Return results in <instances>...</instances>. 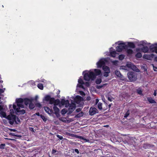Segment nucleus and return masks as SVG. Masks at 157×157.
Returning <instances> with one entry per match:
<instances>
[{
    "mask_svg": "<svg viewBox=\"0 0 157 157\" xmlns=\"http://www.w3.org/2000/svg\"><path fill=\"white\" fill-rule=\"evenodd\" d=\"M29 130L33 132H34V129L33 128L31 127L29 128Z\"/></svg>",
    "mask_w": 157,
    "mask_h": 157,
    "instance_id": "6e6d98bb",
    "label": "nucleus"
},
{
    "mask_svg": "<svg viewBox=\"0 0 157 157\" xmlns=\"http://www.w3.org/2000/svg\"><path fill=\"white\" fill-rule=\"evenodd\" d=\"M17 112L16 110H15L14 109H10V112L11 114L14 113V112Z\"/></svg>",
    "mask_w": 157,
    "mask_h": 157,
    "instance_id": "ea45409f",
    "label": "nucleus"
},
{
    "mask_svg": "<svg viewBox=\"0 0 157 157\" xmlns=\"http://www.w3.org/2000/svg\"><path fill=\"white\" fill-rule=\"evenodd\" d=\"M61 103L62 105H64L66 107H68L70 105L68 100H65L64 99H62Z\"/></svg>",
    "mask_w": 157,
    "mask_h": 157,
    "instance_id": "2eb2a0df",
    "label": "nucleus"
},
{
    "mask_svg": "<svg viewBox=\"0 0 157 157\" xmlns=\"http://www.w3.org/2000/svg\"><path fill=\"white\" fill-rule=\"evenodd\" d=\"M78 84L77 86V88H78V87L82 88L83 89H85V88L83 86V85H85L86 86H90V84L89 82H84L83 80L81 78H79L78 80Z\"/></svg>",
    "mask_w": 157,
    "mask_h": 157,
    "instance_id": "39448f33",
    "label": "nucleus"
},
{
    "mask_svg": "<svg viewBox=\"0 0 157 157\" xmlns=\"http://www.w3.org/2000/svg\"><path fill=\"white\" fill-rule=\"evenodd\" d=\"M153 68L155 71H157V67L153 65Z\"/></svg>",
    "mask_w": 157,
    "mask_h": 157,
    "instance_id": "864d4df0",
    "label": "nucleus"
},
{
    "mask_svg": "<svg viewBox=\"0 0 157 157\" xmlns=\"http://www.w3.org/2000/svg\"><path fill=\"white\" fill-rule=\"evenodd\" d=\"M35 107L34 105L32 102V101L29 104V108L31 109H33Z\"/></svg>",
    "mask_w": 157,
    "mask_h": 157,
    "instance_id": "7c9ffc66",
    "label": "nucleus"
},
{
    "mask_svg": "<svg viewBox=\"0 0 157 157\" xmlns=\"http://www.w3.org/2000/svg\"><path fill=\"white\" fill-rule=\"evenodd\" d=\"M124 57V56L123 55H121L119 56V59L120 60H123Z\"/></svg>",
    "mask_w": 157,
    "mask_h": 157,
    "instance_id": "4c0bfd02",
    "label": "nucleus"
},
{
    "mask_svg": "<svg viewBox=\"0 0 157 157\" xmlns=\"http://www.w3.org/2000/svg\"><path fill=\"white\" fill-rule=\"evenodd\" d=\"M90 98H90V97H87V98H86V99H87V100L89 101V100H90Z\"/></svg>",
    "mask_w": 157,
    "mask_h": 157,
    "instance_id": "0e129e2a",
    "label": "nucleus"
},
{
    "mask_svg": "<svg viewBox=\"0 0 157 157\" xmlns=\"http://www.w3.org/2000/svg\"><path fill=\"white\" fill-rule=\"evenodd\" d=\"M83 115V113L82 112H81V113H79L78 114H77L75 116V117L77 118H79L82 117Z\"/></svg>",
    "mask_w": 157,
    "mask_h": 157,
    "instance_id": "c756f323",
    "label": "nucleus"
},
{
    "mask_svg": "<svg viewBox=\"0 0 157 157\" xmlns=\"http://www.w3.org/2000/svg\"><path fill=\"white\" fill-rule=\"evenodd\" d=\"M0 116L1 117L6 118L7 117L6 113L3 111L0 112Z\"/></svg>",
    "mask_w": 157,
    "mask_h": 157,
    "instance_id": "b1692460",
    "label": "nucleus"
},
{
    "mask_svg": "<svg viewBox=\"0 0 157 157\" xmlns=\"http://www.w3.org/2000/svg\"><path fill=\"white\" fill-rule=\"evenodd\" d=\"M107 84V83H105V84H104L102 85L99 86V89L101 88L102 87H104L105 86H106Z\"/></svg>",
    "mask_w": 157,
    "mask_h": 157,
    "instance_id": "37998d69",
    "label": "nucleus"
},
{
    "mask_svg": "<svg viewBox=\"0 0 157 157\" xmlns=\"http://www.w3.org/2000/svg\"><path fill=\"white\" fill-rule=\"evenodd\" d=\"M56 152V151L54 150V149H53L52 150V154H55V153Z\"/></svg>",
    "mask_w": 157,
    "mask_h": 157,
    "instance_id": "4d7b16f0",
    "label": "nucleus"
},
{
    "mask_svg": "<svg viewBox=\"0 0 157 157\" xmlns=\"http://www.w3.org/2000/svg\"><path fill=\"white\" fill-rule=\"evenodd\" d=\"M128 46V48H135V45L132 42H128V44H126Z\"/></svg>",
    "mask_w": 157,
    "mask_h": 157,
    "instance_id": "aec40b11",
    "label": "nucleus"
},
{
    "mask_svg": "<svg viewBox=\"0 0 157 157\" xmlns=\"http://www.w3.org/2000/svg\"><path fill=\"white\" fill-rule=\"evenodd\" d=\"M6 118L9 121V124L12 125L17 124L20 122V119L14 115H9Z\"/></svg>",
    "mask_w": 157,
    "mask_h": 157,
    "instance_id": "7ed1b4c3",
    "label": "nucleus"
},
{
    "mask_svg": "<svg viewBox=\"0 0 157 157\" xmlns=\"http://www.w3.org/2000/svg\"><path fill=\"white\" fill-rule=\"evenodd\" d=\"M51 98V97L49 95H47L45 96L44 98V99L46 101H49Z\"/></svg>",
    "mask_w": 157,
    "mask_h": 157,
    "instance_id": "c85d7f7f",
    "label": "nucleus"
},
{
    "mask_svg": "<svg viewBox=\"0 0 157 157\" xmlns=\"http://www.w3.org/2000/svg\"><path fill=\"white\" fill-rule=\"evenodd\" d=\"M97 109L95 108L91 107L89 110V113L91 115H93L96 113Z\"/></svg>",
    "mask_w": 157,
    "mask_h": 157,
    "instance_id": "dca6fc26",
    "label": "nucleus"
},
{
    "mask_svg": "<svg viewBox=\"0 0 157 157\" xmlns=\"http://www.w3.org/2000/svg\"><path fill=\"white\" fill-rule=\"evenodd\" d=\"M74 102L77 103H79L81 101L83 100V98L80 96H77L74 99Z\"/></svg>",
    "mask_w": 157,
    "mask_h": 157,
    "instance_id": "f8f14e48",
    "label": "nucleus"
},
{
    "mask_svg": "<svg viewBox=\"0 0 157 157\" xmlns=\"http://www.w3.org/2000/svg\"><path fill=\"white\" fill-rule=\"evenodd\" d=\"M3 121L5 124H6L7 123V120L6 119H3Z\"/></svg>",
    "mask_w": 157,
    "mask_h": 157,
    "instance_id": "052dcab7",
    "label": "nucleus"
},
{
    "mask_svg": "<svg viewBox=\"0 0 157 157\" xmlns=\"http://www.w3.org/2000/svg\"><path fill=\"white\" fill-rule=\"evenodd\" d=\"M113 48H111L110 49V54L111 55V56L113 57H115L116 56V54H117L116 51H112L111 50V49H112Z\"/></svg>",
    "mask_w": 157,
    "mask_h": 157,
    "instance_id": "6ab92c4d",
    "label": "nucleus"
},
{
    "mask_svg": "<svg viewBox=\"0 0 157 157\" xmlns=\"http://www.w3.org/2000/svg\"><path fill=\"white\" fill-rule=\"evenodd\" d=\"M44 109L46 112L50 115L53 113V112L52 109H50L48 107H44Z\"/></svg>",
    "mask_w": 157,
    "mask_h": 157,
    "instance_id": "f3484780",
    "label": "nucleus"
},
{
    "mask_svg": "<svg viewBox=\"0 0 157 157\" xmlns=\"http://www.w3.org/2000/svg\"><path fill=\"white\" fill-rule=\"evenodd\" d=\"M6 145L5 144H2L0 145V149H3L5 148Z\"/></svg>",
    "mask_w": 157,
    "mask_h": 157,
    "instance_id": "79ce46f5",
    "label": "nucleus"
},
{
    "mask_svg": "<svg viewBox=\"0 0 157 157\" xmlns=\"http://www.w3.org/2000/svg\"><path fill=\"white\" fill-rule=\"evenodd\" d=\"M69 106L68 111L69 113H71L75 109L76 105L74 102H72L71 103Z\"/></svg>",
    "mask_w": 157,
    "mask_h": 157,
    "instance_id": "9b49d317",
    "label": "nucleus"
},
{
    "mask_svg": "<svg viewBox=\"0 0 157 157\" xmlns=\"http://www.w3.org/2000/svg\"><path fill=\"white\" fill-rule=\"evenodd\" d=\"M154 95L155 96H156V92L155 90L154 91Z\"/></svg>",
    "mask_w": 157,
    "mask_h": 157,
    "instance_id": "338daca9",
    "label": "nucleus"
},
{
    "mask_svg": "<svg viewBox=\"0 0 157 157\" xmlns=\"http://www.w3.org/2000/svg\"><path fill=\"white\" fill-rule=\"evenodd\" d=\"M80 138L82 140H84L85 142H89V140L84 138L83 137L80 136Z\"/></svg>",
    "mask_w": 157,
    "mask_h": 157,
    "instance_id": "c9c22d12",
    "label": "nucleus"
},
{
    "mask_svg": "<svg viewBox=\"0 0 157 157\" xmlns=\"http://www.w3.org/2000/svg\"><path fill=\"white\" fill-rule=\"evenodd\" d=\"M96 83L97 84H98V79H97L96 81Z\"/></svg>",
    "mask_w": 157,
    "mask_h": 157,
    "instance_id": "774afa93",
    "label": "nucleus"
},
{
    "mask_svg": "<svg viewBox=\"0 0 157 157\" xmlns=\"http://www.w3.org/2000/svg\"><path fill=\"white\" fill-rule=\"evenodd\" d=\"M31 101L30 99L28 98L22 99L20 98L16 99V103L18 106L20 107L21 108H23L24 103L26 105H27L29 104V105Z\"/></svg>",
    "mask_w": 157,
    "mask_h": 157,
    "instance_id": "f03ea898",
    "label": "nucleus"
},
{
    "mask_svg": "<svg viewBox=\"0 0 157 157\" xmlns=\"http://www.w3.org/2000/svg\"><path fill=\"white\" fill-rule=\"evenodd\" d=\"M53 109L55 112L54 113L56 114V117H59V109L55 105L53 107Z\"/></svg>",
    "mask_w": 157,
    "mask_h": 157,
    "instance_id": "4468645a",
    "label": "nucleus"
},
{
    "mask_svg": "<svg viewBox=\"0 0 157 157\" xmlns=\"http://www.w3.org/2000/svg\"><path fill=\"white\" fill-rule=\"evenodd\" d=\"M115 73L117 77L121 78H123V75H121L120 71L117 70L115 71Z\"/></svg>",
    "mask_w": 157,
    "mask_h": 157,
    "instance_id": "a211bd4d",
    "label": "nucleus"
},
{
    "mask_svg": "<svg viewBox=\"0 0 157 157\" xmlns=\"http://www.w3.org/2000/svg\"><path fill=\"white\" fill-rule=\"evenodd\" d=\"M142 56V55L141 53L138 52L136 55V57L138 58H140Z\"/></svg>",
    "mask_w": 157,
    "mask_h": 157,
    "instance_id": "72a5a7b5",
    "label": "nucleus"
},
{
    "mask_svg": "<svg viewBox=\"0 0 157 157\" xmlns=\"http://www.w3.org/2000/svg\"><path fill=\"white\" fill-rule=\"evenodd\" d=\"M129 115V110H128L125 113L124 116V117L125 118H127Z\"/></svg>",
    "mask_w": 157,
    "mask_h": 157,
    "instance_id": "58836bf2",
    "label": "nucleus"
},
{
    "mask_svg": "<svg viewBox=\"0 0 157 157\" xmlns=\"http://www.w3.org/2000/svg\"><path fill=\"white\" fill-rule=\"evenodd\" d=\"M16 104L14 103L13 105V108L14 109L16 110L17 112L20 113L21 114H24L25 112V110L24 109H22L20 110V108H21L20 107L18 106L17 105H16Z\"/></svg>",
    "mask_w": 157,
    "mask_h": 157,
    "instance_id": "1a4fd4ad",
    "label": "nucleus"
},
{
    "mask_svg": "<svg viewBox=\"0 0 157 157\" xmlns=\"http://www.w3.org/2000/svg\"><path fill=\"white\" fill-rule=\"evenodd\" d=\"M102 103H101L100 102L99 103V109L100 110H101V111H102V110L104 111L105 109H102Z\"/></svg>",
    "mask_w": 157,
    "mask_h": 157,
    "instance_id": "473e14b6",
    "label": "nucleus"
},
{
    "mask_svg": "<svg viewBox=\"0 0 157 157\" xmlns=\"http://www.w3.org/2000/svg\"><path fill=\"white\" fill-rule=\"evenodd\" d=\"M147 44H150V43H147V42L146 41H141L140 42V45H142L143 46H144V45H146Z\"/></svg>",
    "mask_w": 157,
    "mask_h": 157,
    "instance_id": "393cba45",
    "label": "nucleus"
},
{
    "mask_svg": "<svg viewBox=\"0 0 157 157\" xmlns=\"http://www.w3.org/2000/svg\"><path fill=\"white\" fill-rule=\"evenodd\" d=\"M125 49L127 50V53L129 54H131L132 53H133V51L132 49H131L129 48H128V47L127 49Z\"/></svg>",
    "mask_w": 157,
    "mask_h": 157,
    "instance_id": "a878e982",
    "label": "nucleus"
},
{
    "mask_svg": "<svg viewBox=\"0 0 157 157\" xmlns=\"http://www.w3.org/2000/svg\"><path fill=\"white\" fill-rule=\"evenodd\" d=\"M49 103L51 104H54L55 102V99L53 98H51L49 100Z\"/></svg>",
    "mask_w": 157,
    "mask_h": 157,
    "instance_id": "bb28decb",
    "label": "nucleus"
},
{
    "mask_svg": "<svg viewBox=\"0 0 157 157\" xmlns=\"http://www.w3.org/2000/svg\"><path fill=\"white\" fill-rule=\"evenodd\" d=\"M4 111V109L3 108V106L2 105H0V112Z\"/></svg>",
    "mask_w": 157,
    "mask_h": 157,
    "instance_id": "a18cd8bd",
    "label": "nucleus"
},
{
    "mask_svg": "<svg viewBox=\"0 0 157 157\" xmlns=\"http://www.w3.org/2000/svg\"><path fill=\"white\" fill-rule=\"evenodd\" d=\"M29 83L31 84L33 86L35 85V82L33 81H30L29 82Z\"/></svg>",
    "mask_w": 157,
    "mask_h": 157,
    "instance_id": "e433bc0d",
    "label": "nucleus"
},
{
    "mask_svg": "<svg viewBox=\"0 0 157 157\" xmlns=\"http://www.w3.org/2000/svg\"><path fill=\"white\" fill-rule=\"evenodd\" d=\"M113 99H114L111 96L108 97V100L110 101H112Z\"/></svg>",
    "mask_w": 157,
    "mask_h": 157,
    "instance_id": "c03bdc74",
    "label": "nucleus"
},
{
    "mask_svg": "<svg viewBox=\"0 0 157 157\" xmlns=\"http://www.w3.org/2000/svg\"><path fill=\"white\" fill-rule=\"evenodd\" d=\"M107 62L105 59H102L99 60V68L101 67L102 66L105 65V63Z\"/></svg>",
    "mask_w": 157,
    "mask_h": 157,
    "instance_id": "ddd939ff",
    "label": "nucleus"
},
{
    "mask_svg": "<svg viewBox=\"0 0 157 157\" xmlns=\"http://www.w3.org/2000/svg\"><path fill=\"white\" fill-rule=\"evenodd\" d=\"M102 68L104 72L103 73V75L105 77H107L109 76V74L110 72L109 68L105 65L102 66Z\"/></svg>",
    "mask_w": 157,
    "mask_h": 157,
    "instance_id": "6e6552de",
    "label": "nucleus"
},
{
    "mask_svg": "<svg viewBox=\"0 0 157 157\" xmlns=\"http://www.w3.org/2000/svg\"><path fill=\"white\" fill-rule=\"evenodd\" d=\"M10 131L16 132L17 130L15 129H11Z\"/></svg>",
    "mask_w": 157,
    "mask_h": 157,
    "instance_id": "e2e57ef3",
    "label": "nucleus"
},
{
    "mask_svg": "<svg viewBox=\"0 0 157 157\" xmlns=\"http://www.w3.org/2000/svg\"><path fill=\"white\" fill-rule=\"evenodd\" d=\"M34 115H37V116H40V113H38H38H35Z\"/></svg>",
    "mask_w": 157,
    "mask_h": 157,
    "instance_id": "bf43d9fd",
    "label": "nucleus"
},
{
    "mask_svg": "<svg viewBox=\"0 0 157 157\" xmlns=\"http://www.w3.org/2000/svg\"><path fill=\"white\" fill-rule=\"evenodd\" d=\"M101 82V79L100 78H99V84Z\"/></svg>",
    "mask_w": 157,
    "mask_h": 157,
    "instance_id": "680f3d73",
    "label": "nucleus"
},
{
    "mask_svg": "<svg viewBox=\"0 0 157 157\" xmlns=\"http://www.w3.org/2000/svg\"><path fill=\"white\" fill-rule=\"evenodd\" d=\"M136 92L139 94L142 95V90L140 88H139L137 89Z\"/></svg>",
    "mask_w": 157,
    "mask_h": 157,
    "instance_id": "cd10ccee",
    "label": "nucleus"
},
{
    "mask_svg": "<svg viewBox=\"0 0 157 157\" xmlns=\"http://www.w3.org/2000/svg\"><path fill=\"white\" fill-rule=\"evenodd\" d=\"M57 137H58L60 140H62L63 139V137L61 136H60L59 135H57Z\"/></svg>",
    "mask_w": 157,
    "mask_h": 157,
    "instance_id": "09e8293b",
    "label": "nucleus"
},
{
    "mask_svg": "<svg viewBox=\"0 0 157 157\" xmlns=\"http://www.w3.org/2000/svg\"><path fill=\"white\" fill-rule=\"evenodd\" d=\"M147 101L151 103H155L156 101L153 100V99L151 97L147 98Z\"/></svg>",
    "mask_w": 157,
    "mask_h": 157,
    "instance_id": "4be33fe9",
    "label": "nucleus"
},
{
    "mask_svg": "<svg viewBox=\"0 0 157 157\" xmlns=\"http://www.w3.org/2000/svg\"><path fill=\"white\" fill-rule=\"evenodd\" d=\"M149 48L152 52H155L157 53V43L152 44L150 46Z\"/></svg>",
    "mask_w": 157,
    "mask_h": 157,
    "instance_id": "9d476101",
    "label": "nucleus"
},
{
    "mask_svg": "<svg viewBox=\"0 0 157 157\" xmlns=\"http://www.w3.org/2000/svg\"><path fill=\"white\" fill-rule=\"evenodd\" d=\"M126 66L129 68L131 69L134 71L137 72H139L140 70L135 65L131 62H128L126 64Z\"/></svg>",
    "mask_w": 157,
    "mask_h": 157,
    "instance_id": "0eeeda50",
    "label": "nucleus"
},
{
    "mask_svg": "<svg viewBox=\"0 0 157 157\" xmlns=\"http://www.w3.org/2000/svg\"><path fill=\"white\" fill-rule=\"evenodd\" d=\"M79 93L81 95L83 96L85 95V94L84 92L82 91H79Z\"/></svg>",
    "mask_w": 157,
    "mask_h": 157,
    "instance_id": "8fccbe9b",
    "label": "nucleus"
},
{
    "mask_svg": "<svg viewBox=\"0 0 157 157\" xmlns=\"http://www.w3.org/2000/svg\"><path fill=\"white\" fill-rule=\"evenodd\" d=\"M118 44L119 45L116 47V50L118 52H121L123 49L128 48V46L124 43H120Z\"/></svg>",
    "mask_w": 157,
    "mask_h": 157,
    "instance_id": "423d86ee",
    "label": "nucleus"
},
{
    "mask_svg": "<svg viewBox=\"0 0 157 157\" xmlns=\"http://www.w3.org/2000/svg\"><path fill=\"white\" fill-rule=\"evenodd\" d=\"M64 110H65L64 109H63L62 110V111H61V113L62 114H65V113H66V112Z\"/></svg>",
    "mask_w": 157,
    "mask_h": 157,
    "instance_id": "603ef678",
    "label": "nucleus"
},
{
    "mask_svg": "<svg viewBox=\"0 0 157 157\" xmlns=\"http://www.w3.org/2000/svg\"><path fill=\"white\" fill-rule=\"evenodd\" d=\"M99 145H100V146L101 145H102V146H105V144L104 143H102L101 142H99Z\"/></svg>",
    "mask_w": 157,
    "mask_h": 157,
    "instance_id": "5fc2aeb1",
    "label": "nucleus"
},
{
    "mask_svg": "<svg viewBox=\"0 0 157 157\" xmlns=\"http://www.w3.org/2000/svg\"><path fill=\"white\" fill-rule=\"evenodd\" d=\"M81 110V109H80V108H78V109H77L76 110V112H79Z\"/></svg>",
    "mask_w": 157,
    "mask_h": 157,
    "instance_id": "13d9d810",
    "label": "nucleus"
},
{
    "mask_svg": "<svg viewBox=\"0 0 157 157\" xmlns=\"http://www.w3.org/2000/svg\"><path fill=\"white\" fill-rule=\"evenodd\" d=\"M141 50L144 52H147L148 51L149 48L147 46H144L141 48Z\"/></svg>",
    "mask_w": 157,
    "mask_h": 157,
    "instance_id": "412c9836",
    "label": "nucleus"
},
{
    "mask_svg": "<svg viewBox=\"0 0 157 157\" xmlns=\"http://www.w3.org/2000/svg\"><path fill=\"white\" fill-rule=\"evenodd\" d=\"M151 147V145L148 143L144 144L143 145V147L145 149L149 148Z\"/></svg>",
    "mask_w": 157,
    "mask_h": 157,
    "instance_id": "5701e85b",
    "label": "nucleus"
},
{
    "mask_svg": "<svg viewBox=\"0 0 157 157\" xmlns=\"http://www.w3.org/2000/svg\"><path fill=\"white\" fill-rule=\"evenodd\" d=\"M113 105V104L112 103H111V104H109V105H108V107H109V108L110 109V108L111 107V106H112V105Z\"/></svg>",
    "mask_w": 157,
    "mask_h": 157,
    "instance_id": "69168bd1",
    "label": "nucleus"
},
{
    "mask_svg": "<svg viewBox=\"0 0 157 157\" xmlns=\"http://www.w3.org/2000/svg\"><path fill=\"white\" fill-rule=\"evenodd\" d=\"M40 117L43 119L44 121H47V119L45 117L44 115H40Z\"/></svg>",
    "mask_w": 157,
    "mask_h": 157,
    "instance_id": "a19ab883",
    "label": "nucleus"
},
{
    "mask_svg": "<svg viewBox=\"0 0 157 157\" xmlns=\"http://www.w3.org/2000/svg\"><path fill=\"white\" fill-rule=\"evenodd\" d=\"M38 87L40 90L43 89V86L42 84L39 83L37 85Z\"/></svg>",
    "mask_w": 157,
    "mask_h": 157,
    "instance_id": "2f4dec72",
    "label": "nucleus"
},
{
    "mask_svg": "<svg viewBox=\"0 0 157 157\" xmlns=\"http://www.w3.org/2000/svg\"><path fill=\"white\" fill-rule=\"evenodd\" d=\"M82 74L84 75V79L87 81H93L98 75V69H95L89 71H83Z\"/></svg>",
    "mask_w": 157,
    "mask_h": 157,
    "instance_id": "f257e3e1",
    "label": "nucleus"
},
{
    "mask_svg": "<svg viewBox=\"0 0 157 157\" xmlns=\"http://www.w3.org/2000/svg\"><path fill=\"white\" fill-rule=\"evenodd\" d=\"M35 105L36 106L39 108H40L41 106V104L40 103H37L35 104Z\"/></svg>",
    "mask_w": 157,
    "mask_h": 157,
    "instance_id": "49530a36",
    "label": "nucleus"
},
{
    "mask_svg": "<svg viewBox=\"0 0 157 157\" xmlns=\"http://www.w3.org/2000/svg\"><path fill=\"white\" fill-rule=\"evenodd\" d=\"M127 75L129 80L131 82L136 81L137 79V74L134 72H128Z\"/></svg>",
    "mask_w": 157,
    "mask_h": 157,
    "instance_id": "20e7f679",
    "label": "nucleus"
},
{
    "mask_svg": "<svg viewBox=\"0 0 157 157\" xmlns=\"http://www.w3.org/2000/svg\"><path fill=\"white\" fill-rule=\"evenodd\" d=\"M73 150H74V151L77 154H78L79 153V151L77 149H75Z\"/></svg>",
    "mask_w": 157,
    "mask_h": 157,
    "instance_id": "3c124183",
    "label": "nucleus"
},
{
    "mask_svg": "<svg viewBox=\"0 0 157 157\" xmlns=\"http://www.w3.org/2000/svg\"><path fill=\"white\" fill-rule=\"evenodd\" d=\"M100 125H101L100 126V125H99V128H100V127H108L109 126V125H102L101 124H100Z\"/></svg>",
    "mask_w": 157,
    "mask_h": 157,
    "instance_id": "de8ad7c7",
    "label": "nucleus"
},
{
    "mask_svg": "<svg viewBox=\"0 0 157 157\" xmlns=\"http://www.w3.org/2000/svg\"><path fill=\"white\" fill-rule=\"evenodd\" d=\"M141 69L142 70H144V71H146L147 70V68L146 67L145 65H142V66H141Z\"/></svg>",
    "mask_w": 157,
    "mask_h": 157,
    "instance_id": "f704fd0d",
    "label": "nucleus"
}]
</instances>
